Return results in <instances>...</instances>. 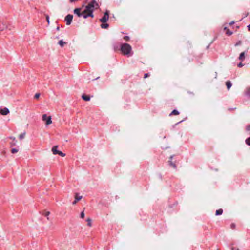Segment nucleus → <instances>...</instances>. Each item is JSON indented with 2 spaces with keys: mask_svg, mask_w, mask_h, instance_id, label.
<instances>
[{
  "mask_svg": "<svg viewBox=\"0 0 250 250\" xmlns=\"http://www.w3.org/2000/svg\"><path fill=\"white\" fill-rule=\"evenodd\" d=\"M99 6L98 3L95 0H91V1L85 6V9L83 10V13H85L84 15V19L90 17L91 18L94 17L93 14L95 9L99 8Z\"/></svg>",
  "mask_w": 250,
  "mask_h": 250,
  "instance_id": "f257e3e1",
  "label": "nucleus"
},
{
  "mask_svg": "<svg viewBox=\"0 0 250 250\" xmlns=\"http://www.w3.org/2000/svg\"><path fill=\"white\" fill-rule=\"evenodd\" d=\"M131 50V46L128 43H123L121 45V50L124 55H128Z\"/></svg>",
  "mask_w": 250,
  "mask_h": 250,
  "instance_id": "f03ea898",
  "label": "nucleus"
},
{
  "mask_svg": "<svg viewBox=\"0 0 250 250\" xmlns=\"http://www.w3.org/2000/svg\"><path fill=\"white\" fill-rule=\"evenodd\" d=\"M81 8H75L74 10V13L77 15L79 17H83L84 18V15L85 14V13H83V11H81Z\"/></svg>",
  "mask_w": 250,
  "mask_h": 250,
  "instance_id": "7ed1b4c3",
  "label": "nucleus"
},
{
  "mask_svg": "<svg viewBox=\"0 0 250 250\" xmlns=\"http://www.w3.org/2000/svg\"><path fill=\"white\" fill-rule=\"evenodd\" d=\"M42 119L43 121L46 122L45 124L46 125H48L52 123L51 116L47 117L46 114H43L42 116Z\"/></svg>",
  "mask_w": 250,
  "mask_h": 250,
  "instance_id": "20e7f679",
  "label": "nucleus"
},
{
  "mask_svg": "<svg viewBox=\"0 0 250 250\" xmlns=\"http://www.w3.org/2000/svg\"><path fill=\"white\" fill-rule=\"evenodd\" d=\"M73 18V16L71 14H68L65 17V21H66L67 25H69L71 23Z\"/></svg>",
  "mask_w": 250,
  "mask_h": 250,
  "instance_id": "39448f33",
  "label": "nucleus"
},
{
  "mask_svg": "<svg viewBox=\"0 0 250 250\" xmlns=\"http://www.w3.org/2000/svg\"><path fill=\"white\" fill-rule=\"evenodd\" d=\"M109 19V13L108 11H106L104 16L100 20V21L102 23L106 22Z\"/></svg>",
  "mask_w": 250,
  "mask_h": 250,
  "instance_id": "423d86ee",
  "label": "nucleus"
},
{
  "mask_svg": "<svg viewBox=\"0 0 250 250\" xmlns=\"http://www.w3.org/2000/svg\"><path fill=\"white\" fill-rule=\"evenodd\" d=\"M0 113L2 115H6L8 113H9V110L7 108L5 107L3 109H0Z\"/></svg>",
  "mask_w": 250,
  "mask_h": 250,
  "instance_id": "0eeeda50",
  "label": "nucleus"
},
{
  "mask_svg": "<svg viewBox=\"0 0 250 250\" xmlns=\"http://www.w3.org/2000/svg\"><path fill=\"white\" fill-rule=\"evenodd\" d=\"M75 200L73 202V203H72L73 205H75L77 203L78 201H79L80 200H81L82 198V196H79L78 193H76L75 194Z\"/></svg>",
  "mask_w": 250,
  "mask_h": 250,
  "instance_id": "6e6552de",
  "label": "nucleus"
},
{
  "mask_svg": "<svg viewBox=\"0 0 250 250\" xmlns=\"http://www.w3.org/2000/svg\"><path fill=\"white\" fill-rule=\"evenodd\" d=\"M172 158H173L172 156H171L170 157V158H169L170 160L168 161V163H169V165L171 167H172L175 168H176V165L174 163H173L172 161Z\"/></svg>",
  "mask_w": 250,
  "mask_h": 250,
  "instance_id": "1a4fd4ad",
  "label": "nucleus"
},
{
  "mask_svg": "<svg viewBox=\"0 0 250 250\" xmlns=\"http://www.w3.org/2000/svg\"><path fill=\"white\" fill-rule=\"evenodd\" d=\"M57 148H58V146H54L52 148V153H53V154L56 155V154H58V152L59 151L57 150Z\"/></svg>",
  "mask_w": 250,
  "mask_h": 250,
  "instance_id": "9d476101",
  "label": "nucleus"
},
{
  "mask_svg": "<svg viewBox=\"0 0 250 250\" xmlns=\"http://www.w3.org/2000/svg\"><path fill=\"white\" fill-rule=\"evenodd\" d=\"M226 85L228 90L230 89V87L232 86L231 83L229 81H228L226 82Z\"/></svg>",
  "mask_w": 250,
  "mask_h": 250,
  "instance_id": "9b49d317",
  "label": "nucleus"
},
{
  "mask_svg": "<svg viewBox=\"0 0 250 250\" xmlns=\"http://www.w3.org/2000/svg\"><path fill=\"white\" fill-rule=\"evenodd\" d=\"M83 99L85 101H90V98L89 96L86 95H83L82 96Z\"/></svg>",
  "mask_w": 250,
  "mask_h": 250,
  "instance_id": "f8f14e48",
  "label": "nucleus"
},
{
  "mask_svg": "<svg viewBox=\"0 0 250 250\" xmlns=\"http://www.w3.org/2000/svg\"><path fill=\"white\" fill-rule=\"evenodd\" d=\"M245 53L244 52H242V53L240 54V56H239V60H241V61H243V60H244L245 58Z\"/></svg>",
  "mask_w": 250,
  "mask_h": 250,
  "instance_id": "ddd939ff",
  "label": "nucleus"
},
{
  "mask_svg": "<svg viewBox=\"0 0 250 250\" xmlns=\"http://www.w3.org/2000/svg\"><path fill=\"white\" fill-rule=\"evenodd\" d=\"M179 112H178V110H177L174 109V110H173L171 112V113L170 114V115H170V116H171V115H179Z\"/></svg>",
  "mask_w": 250,
  "mask_h": 250,
  "instance_id": "4468645a",
  "label": "nucleus"
},
{
  "mask_svg": "<svg viewBox=\"0 0 250 250\" xmlns=\"http://www.w3.org/2000/svg\"><path fill=\"white\" fill-rule=\"evenodd\" d=\"M223 213V209H219L216 211L215 215H221Z\"/></svg>",
  "mask_w": 250,
  "mask_h": 250,
  "instance_id": "2eb2a0df",
  "label": "nucleus"
},
{
  "mask_svg": "<svg viewBox=\"0 0 250 250\" xmlns=\"http://www.w3.org/2000/svg\"><path fill=\"white\" fill-rule=\"evenodd\" d=\"M101 27L102 28L107 29L109 27V25L107 23L104 24V23H103L101 25Z\"/></svg>",
  "mask_w": 250,
  "mask_h": 250,
  "instance_id": "dca6fc26",
  "label": "nucleus"
},
{
  "mask_svg": "<svg viewBox=\"0 0 250 250\" xmlns=\"http://www.w3.org/2000/svg\"><path fill=\"white\" fill-rule=\"evenodd\" d=\"M66 43L64 42H63L62 40H60L59 42V44L61 46L63 47L64 44H65Z\"/></svg>",
  "mask_w": 250,
  "mask_h": 250,
  "instance_id": "f3484780",
  "label": "nucleus"
},
{
  "mask_svg": "<svg viewBox=\"0 0 250 250\" xmlns=\"http://www.w3.org/2000/svg\"><path fill=\"white\" fill-rule=\"evenodd\" d=\"M224 30L226 31V34L228 35H230L232 34V32L230 31V30L228 29H227L226 27L224 28Z\"/></svg>",
  "mask_w": 250,
  "mask_h": 250,
  "instance_id": "a211bd4d",
  "label": "nucleus"
},
{
  "mask_svg": "<svg viewBox=\"0 0 250 250\" xmlns=\"http://www.w3.org/2000/svg\"><path fill=\"white\" fill-rule=\"evenodd\" d=\"M25 134H26V133H25V132H24V133H22V134H21L19 135V138H20L21 140L23 139L25 137Z\"/></svg>",
  "mask_w": 250,
  "mask_h": 250,
  "instance_id": "6ab92c4d",
  "label": "nucleus"
},
{
  "mask_svg": "<svg viewBox=\"0 0 250 250\" xmlns=\"http://www.w3.org/2000/svg\"><path fill=\"white\" fill-rule=\"evenodd\" d=\"M58 155H59L60 156H62V157H64L65 156V154L63 153V152H62V151H59L58 153Z\"/></svg>",
  "mask_w": 250,
  "mask_h": 250,
  "instance_id": "aec40b11",
  "label": "nucleus"
},
{
  "mask_svg": "<svg viewBox=\"0 0 250 250\" xmlns=\"http://www.w3.org/2000/svg\"><path fill=\"white\" fill-rule=\"evenodd\" d=\"M246 143L249 145V146H250V137L248 138L246 140Z\"/></svg>",
  "mask_w": 250,
  "mask_h": 250,
  "instance_id": "412c9836",
  "label": "nucleus"
},
{
  "mask_svg": "<svg viewBox=\"0 0 250 250\" xmlns=\"http://www.w3.org/2000/svg\"><path fill=\"white\" fill-rule=\"evenodd\" d=\"M18 152V150L16 148H12L11 149V153H15Z\"/></svg>",
  "mask_w": 250,
  "mask_h": 250,
  "instance_id": "4be33fe9",
  "label": "nucleus"
},
{
  "mask_svg": "<svg viewBox=\"0 0 250 250\" xmlns=\"http://www.w3.org/2000/svg\"><path fill=\"white\" fill-rule=\"evenodd\" d=\"M247 95L250 97V87H248L246 92Z\"/></svg>",
  "mask_w": 250,
  "mask_h": 250,
  "instance_id": "5701e85b",
  "label": "nucleus"
},
{
  "mask_svg": "<svg viewBox=\"0 0 250 250\" xmlns=\"http://www.w3.org/2000/svg\"><path fill=\"white\" fill-rule=\"evenodd\" d=\"M124 39L125 41H128L129 40V37L128 36H125L124 37Z\"/></svg>",
  "mask_w": 250,
  "mask_h": 250,
  "instance_id": "b1692460",
  "label": "nucleus"
},
{
  "mask_svg": "<svg viewBox=\"0 0 250 250\" xmlns=\"http://www.w3.org/2000/svg\"><path fill=\"white\" fill-rule=\"evenodd\" d=\"M246 130L250 132V124L248 125L246 127Z\"/></svg>",
  "mask_w": 250,
  "mask_h": 250,
  "instance_id": "393cba45",
  "label": "nucleus"
},
{
  "mask_svg": "<svg viewBox=\"0 0 250 250\" xmlns=\"http://www.w3.org/2000/svg\"><path fill=\"white\" fill-rule=\"evenodd\" d=\"M87 221L88 222V224L87 225L89 226H91V219L90 218H88L87 219Z\"/></svg>",
  "mask_w": 250,
  "mask_h": 250,
  "instance_id": "a878e982",
  "label": "nucleus"
},
{
  "mask_svg": "<svg viewBox=\"0 0 250 250\" xmlns=\"http://www.w3.org/2000/svg\"><path fill=\"white\" fill-rule=\"evenodd\" d=\"M40 93H36L35 95L34 98L35 99H38L40 97Z\"/></svg>",
  "mask_w": 250,
  "mask_h": 250,
  "instance_id": "bb28decb",
  "label": "nucleus"
},
{
  "mask_svg": "<svg viewBox=\"0 0 250 250\" xmlns=\"http://www.w3.org/2000/svg\"><path fill=\"white\" fill-rule=\"evenodd\" d=\"M50 214V212L49 211H46L44 213V215L46 217H48Z\"/></svg>",
  "mask_w": 250,
  "mask_h": 250,
  "instance_id": "cd10ccee",
  "label": "nucleus"
},
{
  "mask_svg": "<svg viewBox=\"0 0 250 250\" xmlns=\"http://www.w3.org/2000/svg\"><path fill=\"white\" fill-rule=\"evenodd\" d=\"M46 19L48 22V24H49V17L48 15H46Z\"/></svg>",
  "mask_w": 250,
  "mask_h": 250,
  "instance_id": "c85d7f7f",
  "label": "nucleus"
},
{
  "mask_svg": "<svg viewBox=\"0 0 250 250\" xmlns=\"http://www.w3.org/2000/svg\"><path fill=\"white\" fill-rule=\"evenodd\" d=\"M81 217L82 218H83L84 217V213L83 211L81 212Z\"/></svg>",
  "mask_w": 250,
  "mask_h": 250,
  "instance_id": "c756f323",
  "label": "nucleus"
},
{
  "mask_svg": "<svg viewBox=\"0 0 250 250\" xmlns=\"http://www.w3.org/2000/svg\"><path fill=\"white\" fill-rule=\"evenodd\" d=\"M241 44V41H239L237 43H236L235 46L239 45Z\"/></svg>",
  "mask_w": 250,
  "mask_h": 250,
  "instance_id": "7c9ffc66",
  "label": "nucleus"
},
{
  "mask_svg": "<svg viewBox=\"0 0 250 250\" xmlns=\"http://www.w3.org/2000/svg\"><path fill=\"white\" fill-rule=\"evenodd\" d=\"M243 66V64L242 62L239 63V64L238 65V66L239 67H241Z\"/></svg>",
  "mask_w": 250,
  "mask_h": 250,
  "instance_id": "2f4dec72",
  "label": "nucleus"
},
{
  "mask_svg": "<svg viewBox=\"0 0 250 250\" xmlns=\"http://www.w3.org/2000/svg\"><path fill=\"white\" fill-rule=\"evenodd\" d=\"M148 76H149L148 74H147V73L145 74V75H144V78H146L147 77H148Z\"/></svg>",
  "mask_w": 250,
  "mask_h": 250,
  "instance_id": "473e14b6",
  "label": "nucleus"
},
{
  "mask_svg": "<svg viewBox=\"0 0 250 250\" xmlns=\"http://www.w3.org/2000/svg\"><path fill=\"white\" fill-rule=\"evenodd\" d=\"M235 226V224H232L231 225V228L232 229L234 228Z\"/></svg>",
  "mask_w": 250,
  "mask_h": 250,
  "instance_id": "72a5a7b5",
  "label": "nucleus"
},
{
  "mask_svg": "<svg viewBox=\"0 0 250 250\" xmlns=\"http://www.w3.org/2000/svg\"><path fill=\"white\" fill-rule=\"evenodd\" d=\"M10 138L11 139L13 140H15V137H10Z\"/></svg>",
  "mask_w": 250,
  "mask_h": 250,
  "instance_id": "f704fd0d",
  "label": "nucleus"
},
{
  "mask_svg": "<svg viewBox=\"0 0 250 250\" xmlns=\"http://www.w3.org/2000/svg\"><path fill=\"white\" fill-rule=\"evenodd\" d=\"M248 28L249 31H250V24H249V25L248 26Z\"/></svg>",
  "mask_w": 250,
  "mask_h": 250,
  "instance_id": "c9c22d12",
  "label": "nucleus"
},
{
  "mask_svg": "<svg viewBox=\"0 0 250 250\" xmlns=\"http://www.w3.org/2000/svg\"><path fill=\"white\" fill-rule=\"evenodd\" d=\"M236 249H235L234 247H232L231 250H235Z\"/></svg>",
  "mask_w": 250,
  "mask_h": 250,
  "instance_id": "e433bc0d",
  "label": "nucleus"
},
{
  "mask_svg": "<svg viewBox=\"0 0 250 250\" xmlns=\"http://www.w3.org/2000/svg\"><path fill=\"white\" fill-rule=\"evenodd\" d=\"M234 23V21H232V22H231V23H230V24H232Z\"/></svg>",
  "mask_w": 250,
  "mask_h": 250,
  "instance_id": "4c0bfd02",
  "label": "nucleus"
},
{
  "mask_svg": "<svg viewBox=\"0 0 250 250\" xmlns=\"http://www.w3.org/2000/svg\"><path fill=\"white\" fill-rule=\"evenodd\" d=\"M235 250H239V249H236Z\"/></svg>",
  "mask_w": 250,
  "mask_h": 250,
  "instance_id": "58836bf2",
  "label": "nucleus"
}]
</instances>
